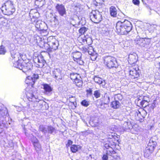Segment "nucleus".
I'll list each match as a JSON object with an SVG mask.
<instances>
[{"label": "nucleus", "mask_w": 160, "mask_h": 160, "mask_svg": "<svg viewBox=\"0 0 160 160\" xmlns=\"http://www.w3.org/2000/svg\"><path fill=\"white\" fill-rule=\"evenodd\" d=\"M107 140L102 142L103 146L106 149L107 154L112 156L113 154L116 153L115 150L119 149L120 136L117 134L113 132H109L107 135Z\"/></svg>", "instance_id": "obj_1"}, {"label": "nucleus", "mask_w": 160, "mask_h": 160, "mask_svg": "<svg viewBox=\"0 0 160 160\" xmlns=\"http://www.w3.org/2000/svg\"><path fill=\"white\" fill-rule=\"evenodd\" d=\"M46 33L45 31H42L40 32V34L42 37L38 43L39 47L43 48L46 50L43 52H47L48 53L57 50L59 45L58 41L53 37H50L47 38L46 34H44V32Z\"/></svg>", "instance_id": "obj_2"}, {"label": "nucleus", "mask_w": 160, "mask_h": 160, "mask_svg": "<svg viewBox=\"0 0 160 160\" xmlns=\"http://www.w3.org/2000/svg\"><path fill=\"white\" fill-rule=\"evenodd\" d=\"M131 23L128 20H125L123 22L118 21L116 24V32L118 34L126 35L132 29Z\"/></svg>", "instance_id": "obj_3"}, {"label": "nucleus", "mask_w": 160, "mask_h": 160, "mask_svg": "<svg viewBox=\"0 0 160 160\" xmlns=\"http://www.w3.org/2000/svg\"><path fill=\"white\" fill-rule=\"evenodd\" d=\"M1 10L2 13L6 15H12L15 11L13 2L10 0H8L2 5Z\"/></svg>", "instance_id": "obj_4"}, {"label": "nucleus", "mask_w": 160, "mask_h": 160, "mask_svg": "<svg viewBox=\"0 0 160 160\" xmlns=\"http://www.w3.org/2000/svg\"><path fill=\"white\" fill-rule=\"evenodd\" d=\"M103 62L104 66L109 69L116 68L118 66L116 58L111 56H106L103 57Z\"/></svg>", "instance_id": "obj_5"}, {"label": "nucleus", "mask_w": 160, "mask_h": 160, "mask_svg": "<svg viewBox=\"0 0 160 160\" xmlns=\"http://www.w3.org/2000/svg\"><path fill=\"white\" fill-rule=\"evenodd\" d=\"M77 40L79 45H87L88 46L87 48L91 50H92V47L90 46L92 41L90 38L87 37L85 35L83 36L79 35L78 38Z\"/></svg>", "instance_id": "obj_6"}, {"label": "nucleus", "mask_w": 160, "mask_h": 160, "mask_svg": "<svg viewBox=\"0 0 160 160\" xmlns=\"http://www.w3.org/2000/svg\"><path fill=\"white\" fill-rule=\"evenodd\" d=\"M89 17L91 21L96 23H99L102 19V14L97 10H92L89 14Z\"/></svg>", "instance_id": "obj_7"}, {"label": "nucleus", "mask_w": 160, "mask_h": 160, "mask_svg": "<svg viewBox=\"0 0 160 160\" xmlns=\"http://www.w3.org/2000/svg\"><path fill=\"white\" fill-rule=\"evenodd\" d=\"M147 114V112L143 108H140L136 111L135 116L137 120L142 122L144 121V119Z\"/></svg>", "instance_id": "obj_8"}, {"label": "nucleus", "mask_w": 160, "mask_h": 160, "mask_svg": "<svg viewBox=\"0 0 160 160\" xmlns=\"http://www.w3.org/2000/svg\"><path fill=\"white\" fill-rule=\"evenodd\" d=\"M70 77L71 79L76 86L78 87H81L82 86L83 82L79 74L76 73H71Z\"/></svg>", "instance_id": "obj_9"}, {"label": "nucleus", "mask_w": 160, "mask_h": 160, "mask_svg": "<svg viewBox=\"0 0 160 160\" xmlns=\"http://www.w3.org/2000/svg\"><path fill=\"white\" fill-rule=\"evenodd\" d=\"M146 96H143L142 98L139 97L135 100L136 105L139 107L146 108L147 106L149 105V102L146 99Z\"/></svg>", "instance_id": "obj_10"}, {"label": "nucleus", "mask_w": 160, "mask_h": 160, "mask_svg": "<svg viewBox=\"0 0 160 160\" xmlns=\"http://www.w3.org/2000/svg\"><path fill=\"white\" fill-rule=\"evenodd\" d=\"M129 76L132 79L138 80L140 76L138 69H137L134 66L131 67L129 72Z\"/></svg>", "instance_id": "obj_11"}, {"label": "nucleus", "mask_w": 160, "mask_h": 160, "mask_svg": "<svg viewBox=\"0 0 160 160\" xmlns=\"http://www.w3.org/2000/svg\"><path fill=\"white\" fill-rule=\"evenodd\" d=\"M82 54L79 52H75L72 53V57L74 61L77 62L79 65H82L83 61L81 59Z\"/></svg>", "instance_id": "obj_12"}, {"label": "nucleus", "mask_w": 160, "mask_h": 160, "mask_svg": "<svg viewBox=\"0 0 160 160\" xmlns=\"http://www.w3.org/2000/svg\"><path fill=\"white\" fill-rule=\"evenodd\" d=\"M57 11L61 16H63L66 14V9L64 6L62 4H57L55 6Z\"/></svg>", "instance_id": "obj_13"}, {"label": "nucleus", "mask_w": 160, "mask_h": 160, "mask_svg": "<svg viewBox=\"0 0 160 160\" xmlns=\"http://www.w3.org/2000/svg\"><path fill=\"white\" fill-rule=\"evenodd\" d=\"M82 50L85 52H88L89 54L90 55V58L92 61H95L96 60L98 57L97 54L95 53H92V51H93V49L91 50L85 47L82 48Z\"/></svg>", "instance_id": "obj_14"}, {"label": "nucleus", "mask_w": 160, "mask_h": 160, "mask_svg": "<svg viewBox=\"0 0 160 160\" xmlns=\"http://www.w3.org/2000/svg\"><path fill=\"white\" fill-rule=\"evenodd\" d=\"M30 76H28L27 77L25 81V82L27 85V87L31 88L34 87L35 81L32 78V77H30Z\"/></svg>", "instance_id": "obj_15"}, {"label": "nucleus", "mask_w": 160, "mask_h": 160, "mask_svg": "<svg viewBox=\"0 0 160 160\" xmlns=\"http://www.w3.org/2000/svg\"><path fill=\"white\" fill-rule=\"evenodd\" d=\"M157 144V143L156 142L153 141L152 140H150L148 144V146L146 149L152 153L154 151Z\"/></svg>", "instance_id": "obj_16"}, {"label": "nucleus", "mask_w": 160, "mask_h": 160, "mask_svg": "<svg viewBox=\"0 0 160 160\" xmlns=\"http://www.w3.org/2000/svg\"><path fill=\"white\" fill-rule=\"evenodd\" d=\"M21 70L27 76L31 75L32 74L30 65V66L27 64L26 65H23Z\"/></svg>", "instance_id": "obj_17"}, {"label": "nucleus", "mask_w": 160, "mask_h": 160, "mask_svg": "<svg viewBox=\"0 0 160 160\" xmlns=\"http://www.w3.org/2000/svg\"><path fill=\"white\" fill-rule=\"evenodd\" d=\"M29 88L27 87L25 89L26 97L29 101L32 102L35 98L32 90L29 91Z\"/></svg>", "instance_id": "obj_18"}, {"label": "nucleus", "mask_w": 160, "mask_h": 160, "mask_svg": "<svg viewBox=\"0 0 160 160\" xmlns=\"http://www.w3.org/2000/svg\"><path fill=\"white\" fill-rule=\"evenodd\" d=\"M13 66L21 70L23 65V60L19 58L18 60L12 61Z\"/></svg>", "instance_id": "obj_19"}, {"label": "nucleus", "mask_w": 160, "mask_h": 160, "mask_svg": "<svg viewBox=\"0 0 160 160\" xmlns=\"http://www.w3.org/2000/svg\"><path fill=\"white\" fill-rule=\"evenodd\" d=\"M31 22L29 24V25L32 26V24L34 25L35 27L37 28H40L39 21L38 18H32L31 20Z\"/></svg>", "instance_id": "obj_20"}, {"label": "nucleus", "mask_w": 160, "mask_h": 160, "mask_svg": "<svg viewBox=\"0 0 160 160\" xmlns=\"http://www.w3.org/2000/svg\"><path fill=\"white\" fill-rule=\"evenodd\" d=\"M97 102H102L106 105L108 104L110 102V98L107 95H104L100 99L97 100Z\"/></svg>", "instance_id": "obj_21"}, {"label": "nucleus", "mask_w": 160, "mask_h": 160, "mask_svg": "<svg viewBox=\"0 0 160 160\" xmlns=\"http://www.w3.org/2000/svg\"><path fill=\"white\" fill-rule=\"evenodd\" d=\"M94 81L97 83L99 85L104 86L105 84V81L99 77L95 76L93 78Z\"/></svg>", "instance_id": "obj_22"}, {"label": "nucleus", "mask_w": 160, "mask_h": 160, "mask_svg": "<svg viewBox=\"0 0 160 160\" xmlns=\"http://www.w3.org/2000/svg\"><path fill=\"white\" fill-rule=\"evenodd\" d=\"M82 147L79 145L73 144L71 145L70 147V150L72 152L76 153L80 150Z\"/></svg>", "instance_id": "obj_23"}, {"label": "nucleus", "mask_w": 160, "mask_h": 160, "mask_svg": "<svg viewBox=\"0 0 160 160\" xmlns=\"http://www.w3.org/2000/svg\"><path fill=\"white\" fill-rule=\"evenodd\" d=\"M109 12L111 15L113 17H116L117 16V10L116 8L113 6H111L109 8Z\"/></svg>", "instance_id": "obj_24"}, {"label": "nucleus", "mask_w": 160, "mask_h": 160, "mask_svg": "<svg viewBox=\"0 0 160 160\" xmlns=\"http://www.w3.org/2000/svg\"><path fill=\"white\" fill-rule=\"evenodd\" d=\"M124 128L125 129L130 130L133 128L134 125L131 122H126L124 123Z\"/></svg>", "instance_id": "obj_25"}, {"label": "nucleus", "mask_w": 160, "mask_h": 160, "mask_svg": "<svg viewBox=\"0 0 160 160\" xmlns=\"http://www.w3.org/2000/svg\"><path fill=\"white\" fill-rule=\"evenodd\" d=\"M43 89L46 93H49L52 92V89L51 87L48 84H43Z\"/></svg>", "instance_id": "obj_26"}, {"label": "nucleus", "mask_w": 160, "mask_h": 160, "mask_svg": "<svg viewBox=\"0 0 160 160\" xmlns=\"http://www.w3.org/2000/svg\"><path fill=\"white\" fill-rule=\"evenodd\" d=\"M11 53L13 61L18 60V59L19 58V56H20V58H21V55H18L16 53L14 50L12 51L11 52Z\"/></svg>", "instance_id": "obj_27"}, {"label": "nucleus", "mask_w": 160, "mask_h": 160, "mask_svg": "<svg viewBox=\"0 0 160 160\" xmlns=\"http://www.w3.org/2000/svg\"><path fill=\"white\" fill-rule=\"evenodd\" d=\"M37 140L36 142H33L32 143L35 149L37 152H38L41 150V147L37 139Z\"/></svg>", "instance_id": "obj_28"}, {"label": "nucleus", "mask_w": 160, "mask_h": 160, "mask_svg": "<svg viewBox=\"0 0 160 160\" xmlns=\"http://www.w3.org/2000/svg\"><path fill=\"white\" fill-rule=\"evenodd\" d=\"M111 105L112 108L114 109H117L119 107L120 103L118 101L115 100L112 102Z\"/></svg>", "instance_id": "obj_29"}, {"label": "nucleus", "mask_w": 160, "mask_h": 160, "mask_svg": "<svg viewBox=\"0 0 160 160\" xmlns=\"http://www.w3.org/2000/svg\"><path fill=\"white\" fill-rule=\"evenodd\" d=\"M8 20L4 17H0V26H6L8 23Z\"/></svg>", "instance_id": "obj_30"}, {"label": "nucleus", "mask_w": 160, "mask_h": 160, "mask_svg": "<svg viewBox=\"0 0 160 160\" xmlns=\"http://www.w3.org/2000/svg\"><path fill=\"white\" fill-rule=\"evenodd\" d=\"M88 29V28L85 27L84 26L80 28L78 30L79 33L80 34V35L81 36L84 34Z\"/></svg>", "instance_id": "obj_31"}, {"label": "nucleus", "mask_w": 160, "mask_h": 160, "mask_svg": "<svg viewBox=\"0 0 160 160\" xmlns=\"http://www.w3.org/2000/svg\"><path fill=\"white\" fill-rule=\"evenodd\" d=\"M152 153L151 152H150L146 149L145 150L144 152V157L147 158H148Z\"/></svg>", "instance_id": "obj_32"}, {"label": "nucleus", "mask_w": 160, "mask_h": 160, "mask_svg": "<svg viewBox=\"0 0 160 160\" xmlns=\"http://www.w3.org/2000/svg\"><path fill=\"white\" fill-rule=\"evenodd\" d=\"M96 105L97 106L98 108L102 109H103L104 108V106L105 105H106V104L103 103V102H98L96 101Z\"/></svg>", "instance_id": "obj_33"}, {"label": "nucleus", "mask_w": 160, "mask_h": 160, "mask_svg": "<svg viewBox=\"0 0 160 160\" xmlns=\"http://www.w3.org/2000/svg\"><path fill=\"white\" fill-rule=\"evenodd\" d=\"M6 52L5 47L2 45L0 46V54L4 55Z\"/></svg>", "instance_id": "obj_34"}, {"label": "nucleus", "mask_w": 160, "mask_h": 160, "mask_svg": "<svg viewBox=\"0 0 160 160\" xmlns=\"http://www.w3.org/2000/svg\"><path fill=\"white\" fill-rule=\"evenodd\" d=\"M48 133L50 134H52L53 132L55 131V128L51 126H48Z\"/></svg>", "instance_id": "obj_35"}, {"label": "nucleus", "mask_w": 160, "mask_h": 160, "mask_svg": "<svg viewBox=\"0 0 160 160\" xmlns=\"http://www.w3.org/2000/svg\"><path fill=\"white\" fill-rule=\"evenodd\" d=\"M81 104L82 106L85 107H88L89 104V102L86 100H84L82 101Z\"/></svg>", "instance_id": "obj_36"}, {"label": "nucleus", "mask_w": 160, "mask_h": 160, "mask_svg": "<svg viewBox=\"0 0 160 160\" xmlns=\"http://www.w3.org/2000/svg\"><path fill=\"white\" fill-rule=\"evenodd\" d=\"M94 95L96 98H98L100 97L101 93L99 90H97L94 91Z\"/></svg>", "instance_id": "obj_37"}, {"label": "nucleus", "mask_w": 160, "mask_h": 160, "mask_svg": "<svg viewBox=\"0 0 160 160\" xmlns=\"http://www.w3.org/2000/svg\"><path fill=\"white\" fill-rule=\"evenodd\" d=\"M69 108L70 109H73L76 108V106L74 102H70L69 105Z\"/></svg>", "instance_id": "obj_38"}, {"label": "nucleus", "mask_w": 160, "mask_h": 160, "mask_svg": "<svg viewBox=\"0 0 160 160\" xmlns=\"http://www.w3.org/2000/svg\"><path fill=\"white\" fill-rule=\"evenodd\" d=\"M38 63L37 64V67L39 68H42L43 67L45 64V62L44 61H42V62H40V61L38 60Z\"/></svg>", "instance_id": "obj_39"}, {"label": "nucleus", "mask_w": 160, "mask_h": 160, "mask_svg": "<svg viewBox=\"0 0 160 160\" xmlns=\"http://www.w3.org/2000/svg\"><path fill=\"white\" fill-rule=\"evenodd\" d=\"M122 98V95L120 94H118L115 95V100L118 101H121Z\"/></svg>", "instance_id": "obj_40"}, {"label": "nucleus", "mask_w": 160, "mask_h": 160, "mask_svg": "<svg viewBox=\"0 0 160 160\" xmlns=\"http://www.w3.org/2000/svg\"><path fill=\"white\" fill-rule=\"evenodd\" d=\"M149 108V111H150L151 110H153L154 108L156 107V104L154 102H153L151 104H149V105L147 106Z\"/></svg>", "instance_id": "obj_41"}, {"label": "nucleus", "mask_w": 160, "mask_h": 160, "mask_svg": "<svg viewBox=\"0 0 160 160\" xmlns=\"http://www.w3.org/2000/svg\"><path fill=\"white\" fill-rule=\"evenodd\" d=\"M4 123L0 122V134L1 133L4 131Z\"/></svg>", "instance_id": "obj_42"}, {"label": "nucleus", "mask_w": 160, "mask_h": 160, "mask_svg": "<svg viewBox=\"0 0 160 160\" xmlns=\"http://www.w3.org/2000/svg\"><path fill=\"white\" fill-rule=\"evenodd\" d=\"M72 143L73 142L71 140H68V142L66 145V147L67 148H68L69 147L70 145H72Z\"/></svg>", "instance_id": "obj_43"}, {"label": "nucleus", "mask_w": 160, "mask_h": 160, "mask_svg": "<svg viewBox=\"0 0 160 160\" xmlns=\"http://www.w3.org/2000/svg\"><path fill=\"white\" fill-rule=\"evenodd\" d=\"M102 160H108V155L106 153L104 154L102 157Z\"/></svg>", "instance_id": "obj_44"}, {"label": "nucleus", "mask_w": 160, "mask_h": 160, "mask_svg": "<svg viewBox=\"0 0 160 160\" xmlns=\"http://www.w3.org/2000/svg\"><path fill=\"white\" fill-rule=\"evenodd\" d=\"M39 76L38 74H34L33 75V77H32V78L34 80L35 82L36 81L38 78Z\"/></svg>", "instance_id": "obj_45"}, {"label": "nucleus", "mask_w": 160, "mask_h": 160, "mask_svg": "<svg viewBox=\"0 0 160 160\" xmlns=\"http://www.w3.org/2000/svg\"><path fill=\"white\" fill-rule=\"evenodd\" d=\"M87 95H91L92 94V88H89L86 91Z\"/></svg>", "instance_id": "obj_46"}, {"label": "nucleus", "mask_w": 160, "mask_h": 160, "mask_svg": "<svg viewBox=\"0 0 160 160\" xmlns=\"http://www.w3.org/2000/svg\"><path fill=\"white\" fill-rule=\"evenodd\" d=\"M133 3L135 5H138L140 3L139 0H132Z\"/></svg>", "instance_id": "obj_47"}, {"label": "nucleus", "mask_w": 160, "mask_h": 160, "mask_svg": "<svg viewBox=\"0 0 160 160\" xmlns=\"http://www.w3.org/2000/svg\"><path fill=\"white\" fill-rule=\"evenodd\" d=\"M39 129L40 130L42 131V132H44L45 131H46L45 128L42 126H40Z\"/></svg>", "instance_id": "obj_48"}, {"label": "nucleus", "mask_w": 160, "mask_h": 160, "mask_svg": "<svg viewBox=\"0 0 160 160\" xmlns=\"http://www.w3.org/2000/svg\"><path fill=\"white\" fill-rule=\"evenodd\" d=\"M4 115V112L3 110L0 109V117L3 116Z\"/></svg>", "instance_id": "obj_49"}, {"label": "nucleus", "mask_w": 160, "mask_h": 160, "mask_svg": "<svg viewBox=\"0 0 160 160\" xmlns=\"http://www.w3.org/2000/svg\"><path fill=\"white\" fill-rule=\"evenodd\" d=\"M58 17L55 15L53 17L54 20L53 21L54 22H58Z\"/></svg>", "instance_id": "obj_50"}, {"label": "nucleus", "mask_w": 160, "mask_h": 160, "mask_svg": "<svg viewBox=\"0 0 160 160\" xmlns=\"http://www.w3.org/2000/svg\"><path fill=\"white\" fill-rule=\"evenodd\" d=\"M159 72H160V67H159Z\"/></svg>", "instance_id": "obj_51"}, {"label": "nucleus", "mask_w": 160, "mask_h": 160, "mask_svg": "<svg viewBox=\"0 0 160 160\" xmlns=\"http://www.w3.org/2000/svg\"><path fill=\"white\" fill-rule=\"evenodd\" d=\"M75 98V97H73V96H72V97H69V98Z\"/></svg>", "instance_id": "obj_52"}, {"label": "nucleus", "mask_w": 160, "mask_h": 160, "mask_svg": "<svg viewBox=\"0 0 160 160\" xmlns=\"http://www.w3.org/2000/svg\"><path fill=\"white\" fill-rule=\"evenodd\" d=\"M102 141H104V139H102Z\"/></svg>", "instance_id": "obj_53"}, {"label": "nucleus", "mask_w": 160, "mask_h": 160, "mask_svg": "<svg viewBox=\"0 0 160 160\" xmlns=\"http://www.w3.org/2000/svg\"><path fill=\"white\" fill-rule=\"evenodd\" d=\"M35 138H36V139H37V138H36V137H35Z\"/></svg>", "instance_id": "obj_54"}, {"label": "nucleus", "mask_w": 160, "mask_h": 160, "mask_svg": "<svg viewBox=\"0 0 160 160\" xmlns=\"http://www.w3.org/2000/svg\"><path fill=\"white\" fill-rule=\"evenodd\" d=\"M35 138H36V139H37V138H36V137H35Z\"/></svg>", "instance_id": "obj_55"}]
</instances>
